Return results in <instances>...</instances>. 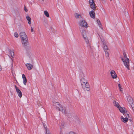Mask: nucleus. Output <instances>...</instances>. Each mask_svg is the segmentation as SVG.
Returning <instances> with one entry per match:
<instances>
[{"label":"nucleus","instance_id":"nucleus-1","mask_svg":"<svg viewBox=\"0 0 134 134\" xmlns=\"http://www.w3.org/2000/svg\"><path fill=\"white\" fill-rule=\"evenodd\" d=\"M80 82L82 88L85 91H89L90 90V85L86 77L83 74L80 75Z\"/></svg>","mask_w":134,"mask_h":134},{"label":"nucleus","instance_id":"nucleus-2","mask_svg":"<svg viewBox=\"0 0 134 134\" xmlns=\"http://www.w3.org/2000/svg\"><path fill=\"white\" fill-rule=\"evenodd\" d=\"M124 58L121 57V59L124 63V65L128 70H129V59L127 57L126 54L125 52L123 53Z\"/></svg>","mask_w":134,"mask_h":134},{"label":"nucleus","instance_id":"nucleus-3","mask_svg":"<svg viewBox=\"0 0 134 134\" xmlns=\"http://www.w3.org/2000/svg\"><path fill=\"white\" fill-rule=\"evenodd\" d=\"M79 26L81 27H84L86 28L89 27L88 24L84 20H81L79 23Z\"/></svg>","mask_w":134,"mask_h":134},{"label":"nucleus","instance_id":"nucleus-4","mask_svg":"<svg viewBox=\"0 0 134 134\" xmlns=\"http://www.w3.org/2000/svg\"><path fill=\"white\" fill-rule=\"evenodd\" d=\"M124 115L126 116H124V117L122 116H121L120 117V119L121 121L124 123H126L128 121V118L129 117V115L127 113H125Z\"/></svg>","mask_w":134,"mask_h":134},{"label":"nucleus","instance_id":"nucleus-5","mask_svg":"<svg viewBox=\"0 0 134 134\" xmlns=\"http://www.w3.org/2000/svg\"><path fill=\"white\" fill-rule=\"evenodd\" d=\"M103 44V48L104 52L109 51V49L107 45V42L104 40H102Z\"/></svg>","mask_w":134,"mask_h":134},{"label":"nucleus","instance_id":"nucleus-6","mask_svg":"<svg viewBox=\"0 0 134 134\" xmlns=\"http://www.w3.org/2000/svg\"><path fill=\"white\" fill-rule=\"evenodd\" d=\"M80 31L84 39L88 38L87 34L89 32L88 31H86L85 30L83 29L80 30Z\"/></svg>","mask_w":134,"mask_h":134},{"label":"nucleus","instance_id":"nucleus-7","mask_svg":"<svg viewBox=\"0 0 134 134\" xmlns=\"http://www.w3.org/2000/svg\"><path fill=\"white\" fill-rule=\"evenodd\" d=\"M89 2L91 8L93 10H95L96 8L94 0H89Z\"/></svg>","mask_w":134,"mask_h":134},{"label":"nucleus","instance_id":"nucleus-8","mask_svg":"<svg viewBox=\"0 0 134 134\" xmlns=\"http://www.w3.org/2000/svg\"><path fill=\"white\" fill-rule=\"evenodd\" d=\"M15 89L18 96L20 98H21L22 96V93L21 91L16 86H15Z\"/></svg>","mask_w":134,"mask_h":134},{"label":"nucleus","instance_id":"nucleus-9","mask_svg":"<svg viewBox=\"0 0 134 134\" xmlns=\"http://www.w3.org/2000/svg\"><path fill=\"white\" fill-rule=\"evenodd\" d=\"M84 40L87 47L89 48H90L91 44V41L90 39L89 40L88 38L84 39Z\"/></svg>","mask_w":134,"mask_h":134},{"label":"nucleus","instance_id":"nucleus-10","mask_svg":"<svg viewBox=\"0 0 134 134\" xmlns=\"http://www.w3.org/2000/svg\"><path fill=\"white\" fill-rule=\"evenodd\" d=\"M110 74L113 79H115L117 77V74L114 70H111L110 71Z\"/></svg>","mask_w":134,"mask_h":134},{"label":"nucleus","instance_id":"nucleus-11","mask_svg":"<svg viewBox=\"0 0 134 134\" xmlns=\"http://www.w3.org/2000/svg\"><path fill=\"white\" fill-rule=\"evenodd\" d=\"M20 36L21 39L27 38V36L25 33L24 32H22L20 34Z\"/></svg>","mask_w":134,"mask_h":134},{"label":"nucleus","instance_id":"nucleus-12","mask_svg":"<svg viewBox=\"0 0 134 134\" xmlns=\"http://www.w3.org/2000/svg\"><path fill=\"white\" fill-rule=\"evenodd\" d=\"M58 110L61 111L63 114H65L66 113V110L65 108L63 107L61 105L60 108H58Z\"/></svg>","mask_w":134,"mask_h":134},{"label":"nucleus","instance_id":"nucleus-13","mask_svg":"<svg viewBox=\"0 0 134 134\" xmlns=\"http://www.w3.org/2000/svg\"><path fill=\"white\" fill-rule=\"evenodd\" d=\"M28 60L29 62L32 63L34 60V57L32 55H29L28 56Z\"/></svg>","mask_w":134,"mask_h":134},{"label":"nucleus","instance_id":"nucleus-14","mask_svg":"<svg viewBox=\"0 0 134 134\" xmlns=\"http://www.w3.org/2000/svg\"><path fill=\"white\" fill-rule=\"evenodd\" d=\"M53 105L54 107L58 110V108H59L60 107H61V105L59 102H53Z\"/></svg>","mask_w":134,"mask_h":134},{"label":"nucleus","instance_id":"nucleus-15","mask_svg":"<svg viewBox=\"0 0 134 134\" xmlns=\"http://www.w3.org/2000/svg\"><path fill=\"white\" fill-rule=\"evenodd\" d=\"M22 44L24 46H26L28 44V42L27 40V38L26 39H22Z\"/></svg>","mask_w":134,"mask_h":134},{"label":"nucleus","instance_id":"nucleus-16","mask_svg":"<svg viewBox=\"0 0 134 134\" xmlns=\"http://www.w3.org/2000/svg\"><path fill=\"white\" fill-rule=\"evenodd\" d=\"M89 14L90 16L92 18L94 19L95 17V12L93 10L90 12H89Z\"/></svg>","mask_w":134,"mask_h":134},{"label":"nucleus","instance_id":"nucleus-17","mask_svg":"<svg viewBox=\"0 0 134 134\" xmlns=\"http://www.w3.org/2000/svg\"><path fill=\"white\" fill-rule=\"evenodd\" d=\"M25 65L28 69L29 70H31L33 68V65L30 63H26Z\"/></svg>","mask_w":134,"mask_h":134},{"label":"nucleus","instance_id":"nucleus-18","mask_svg":"<svg viewBox=\"0 0 134 134\" xmlns=\"http://www.w3.org/2000/svg\"><path fill=\"white\" fill-rule=\"evenodd\" d=\"M22 77L23 80V83L25 85H26L27 82V80L24 74H23L22 75Z\"/></svg>","mask_w":134,"mask_h":134},{"label":"nucleus","instance_id":"nucleus-19","mask_svg":"<svg viewBox=\"0 0 134 134\" xmlns=\"http://www.w3.org/2000/svg\"><path fill=\"white\" fill-rule=\"evenodd\" d=\"M118 109L120 111L124 114H125V109L124 108H122L120 106L119 108Z\"/></svg>","mask_w":134,"mask_h":134},{"label":"nucleus","instance_id":"nucleus-20","mask_svg":"<svg viewBox=\"0 0 134 134\" xmlns=\"http://www.w3.org/2000/svg\"><path fill=\"white\" fill-rule=\"evenodd\" d=\"M26 19L28 21V23L30 25L31 24V19L30 16L29 15H27L26 17Z\"/></svg>","mask_w":134,"mask_h":134},{"label":"nucleus","instance_id":"nucleus-21","mask_svg":"<svg viewBox=\"0 0 134 134\" xmlns=\"http://www.w3.org/2000/svg\"><path fill=\"white\" fill-rule=\"evenodd\" d=\"M113 103L114 106L118 108L120 106L118 103L115 101H114L113 102Z\"/></svg>","mask_w":134,"mask_h":134},{"label":"nucleus","instance_id":"nucleus-22","mask_svg":"<svg viewBox=\"0 0 134 134\" xmlns=\"http://www.w3.org/2000/svg\"><path fill=\"white\" fill-rule=\"evenodd\" d=\"M75 17L76 19H78L80 18H82V16L80 14L76 13L75 14Z\"/></svg>","mask_w":134,"mask_h":134},{"label":"nucleus","instance_id":"nucleus-23","mask_svg":"<svg viewBox=\"0 0 134 134\" xmlns=\"http://www.w3.org/2000/svg\"><path fill=\"white\" fill-rule=\"evenodd\" d=\"M44 127L46 129V134H51L50 131L47 128V126L44 125Z\"/></svg>","mask_w":134,"mask_h":134},{"label":"nucleus","instance_id":"nucleus-24","mask_svg":"<svg viewBox=\"0 0 134 134\" xmlns=\"http://www.w3.org/2000/svg\"><path fill=\"white\" fill-rule=\"evenodd\" d=\"M44 15L47 17L49 18V13L47 10L44 11Z\"/></svg>","mask_w":134,"mask_h":134},{"label":"nucleus","instance_id":"nucleus-25","mask_svg":"<svg viewBox=\"0 0 134 134\" xmlns=\"http://www.w3.org/2000/svg\"><path fill=\"white\" fill-rule=\"evenodd\" d=\"M128 100L130 104H132V103H134L133 102L132 99L131 97H129L128 98Z\"/></svg>","mask_w":134,"mask_h":134},{"label":"nucleus","instance_id":"nucleus-26","mask_svg":"<svg viewBox=\"0 0 134 134\" xmlns=\"http://www.w3.org/2000/svg\"><path fill=\"white\" fill-rule=\"evenodd\" d=\"M11 57L13 58L14 56V52L13 50H10L9 51Z\"/></svg>","mask_w":134,"mask_h":134},{"label":"nucleus","instance_id":"nucleus-27","mask_svg":"<svg viewBox=\"0 0 134 134\" xmlns=\"http://www.w3.org/2000/svg\"><path fill=\"white\" fill-rule=\"evenodd\" d=\"M97 22L99 26V27L100 28H102V25H101V23L100 21L98 19L97 20Z\"/></svg>","mask_w":134,"mask_h":134},{"label":"nucleus","instance_id":"nucleus-28","mask_svg":"<svg viewBox=\"0 0 134 134\" xmlns=\"http://www.w3.org/2000/svg\"><path fill=\"white\" fill-rule=\"evenodd\" d=\"M118 87L119 88L121 92L122 91V88L121 87V86L120 84H118Z\"/></svg>","mask_w":134,"mask_h":134},{"label":"nucleus","instance_id":"nucleus-29","mask_svg":"<svg viewBox=\"0 0 134 134\" xmlns=\"http://www.w3.org/2000/svg\"><path fill=\"white\" fill-rule=\"evenodd\" d=\"M109 51H107L106 52H105V55L106 57L107 58H108L109 57Z\"/></svg>","mask_w":134,"mask_h":134},{"label":"nucleus","instance_id":"nucleus-30","mask_svg":"<svg viewBox=\"0 0 134 134\" xmlns=\"http://www.w3.org/2000/svg\"><path fill=\"white\" fill-rule=\"evenodd\" d=\"M14 36L15 37L17 38L19 36V35L17 32H15L14 34Z\"/></svg>","mask_w":134,"mask_h":134},{"label":"nucleus","instance_id":"nucleus-31","mask_svg":"<svg viewBox=\"0 0 134 134\" xmlns=\"http://www.w3.org/2000/svg\"><path fill=\"white\" fill-rule=\"evenodd\" d=\"M31 31L32 34H34L35 31L32 27H31Z\"/></svg>","mask_w":134,"mask_h":134},{"label":"nucleus","instance_id":"nucleus-32","mask_svg":"<svg viewBox=\"0 0 134 134\" xmlns=\"http://www.w3.org/2000/svg\"><path fill=\"white\" fill-rule=\"evenodd\" d=\"M65 124L64 123L62 122L61 124V126L62 128H63L65 126Z\"/></svg>","mask_w":134,"mask_h":134},{"label":"nucleus","instance_id":"nucleus-33","mask_svg":"<svg viewBox=\"0 0 134 134\" xmlns=\"http://www.w3.org/2000/svg\"><path fill=\"white\" fill-rule=\"evenodd\" d=\"M131 105L132 108L133 110L134 111V103H132Z\"/></svg>","mask_w":134,"mask_h":134},{"label":"nucleus","instance_id":"nucleus-34","mask_svg":"<svg viewBox=\"0 0 134 134\" xmlns=\"http://www.w3.org/2000/svg\"><path fill=\"white\" fill-rule=\"evenodd\" d=\"M69 134H76L73 131H71L69 133Z\"/></svg>","mask_w":134,"mask_h":134},{"label":"nucleus","instance_id":"nucleus-35","mask_svg":"<svg viewBox=\"0 0 134 134\" xmlns=\"http://www.w3.org/2000/svg\"><path fill=\"white\" fill-rule=\"evenodd\" d=\"M24 10L26 12H27V11L28 10L26 7H25L24 8Z\"/></svg>","mask_w":134,"mask_h":134},{"label":"nucleus","instance_id":"nucleus-36","mask_svg":"<svg viewBox=\"0 0 134 134\" xmlns=\"http://www.w3.org/2000/svg\"><path fill=\"white\" fill-rule=\"evenodd\" d=\"M2 69V67H1V66L0 65V71H1Z\"/></svg>","mask_w":134,"mask_h":134},{"label":"nucleus","instance_id":"nucleus-37","mask_svg":"<svg viewBox=\"0 0 134 134\" xmlns=\"http://www.w3.org/2000/svg\"><path fill=\"white\" fill-rule=\"evenodd\" d=\"M43 1L44 0H42Z\"/></svg>","mask_w":134,"mask_h":134},{"label":"nucleus","instance_id":"nucleus-38","mask_svg":"<svg viewBox=\"0 0 134 134\" xmlns=\"http://www.w3.org/2000/svg\"><path fill=\"white\" fill-rule=\"evenodd\" d=\"M110 1H111L112 0H110Z\"/></svg>","mask_w":134,"mask_h":134}]
</instances>
